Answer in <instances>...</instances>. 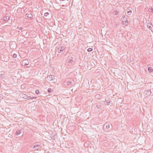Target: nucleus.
I'll return each instance as SVG.
<instances>
[{
	"label": "nucleus",
	"mask_w": 153,
	"mask_h": 153,
	"mask_svg": "<svg viewBox=\"0 0 153 153\" xmlns=\"http://www.w3.org/2000/svg\"><path fill=\"white\" fill-rule=\"evenodd\" d=\"M110 123H105L104 124V126H105L106 128L108 129L110 128Z\"/></svg>",
	"instance_id": "0eeeda50"
},
{
	"label": "nucleus",
	"mask_w": 153,
	"mask_h": 153,
	"mask_svg": "<svg viewBox=\"0 0 153 153\" xmlns=\"http://www.w3.org/2000/svg\"><path fill=\"white\" fill-rule=\"evenodd\" d=\"M21 133V131L19 130H18L16 132V134L17 135H19Z\"/></svg>",
	"instance_id": "9d476101"
},
{
	"label": "nucleus",
	"mask_w": 153,
	"mask_h": 153,
	"mask_svg": "<svg viewBox=\"0 0 153 153\" xmlns=\"http://www.w3.org/2000/svg\"><path fill=\"white\" fill-rule=\"evenodd\" d=\"M108 101H107L106 100H105V101L104 102V103L105 104L107 105H110V101L108 100Z\"/></svg>",
	"instance_id": "1a4fd4ad"
},
{
	"label": "nucleus",
	"mask_w": 153,
	"mask_h": 153,
	"mask_svg": "<svg viewBox=\"0 0 153 153\" xmlns=\"http://www.w3.org/2000/svg\"><path fill=\"white\" fill-rule=\"evenodd\" d=\"M36 93L38 95L39 94V90H36L35 91Z\"/></svg>",
	"instance_id": "aec40b11"
},
{
	"label": "nucleus",
	"mask_w": 153,
	"mask_h": 153,
	"mask_svg": "<svg viewBox=\"0 0 153 153\" xmlns=\"http://www.w3.org/2000/svg\"><path fill=\"white\" fill-rule=\"evenodd\" d=\"M123 24L125 25H127L128 24V21L127 20H125L124 22L123 21Z\"/></svg>",
	"instance_id": "4468645a"
},
{
	"label": "nucleus",
	"mask_w": 153,
	"mask_h": 153,
	"mask_svg": "<svg viewBox=\"0 0 153 153\" xmlns=\"http://www.w3.org/2000/svg\"><path fill=\"white\" fill-rule=\"evenodd\" d=\"M148 28L152 32H153V25L151 23H148L147 24Z\"/></svg>",
	"instance_id": "f03ea898"
},
{
	"label": "nucleus",
	"mask_w": 153,
	"mask_h": 153,
	"mask_svg": "<svg viewBox=\"0 0 153 153\" xmlns=\"http://www.w3.org/2000/svg\"><path fill=\"white\" fill-rule=\"evenodd\" d=\"M25 97H24V98H25L26 99H30L31 98V96H25Z\"/></svg>",
	"instance_id": "f3484780"
},
{
	"label": "nucleus",
	"mask_w": 153,
	"mask_h": 153,
	"mask_svg": "<svg viewBox=\"0 0 153 153\" xmlns=\"http://www.w3.org/2000/svg\"><path fill=\"white\" fill-rule=\"evenodd\" d=\"M37 98L36 97H31V99H36Z\"/></svg>",
	"instance_id": "cd10ccee"
},
{
	"label": "nucleus",
	"mask_w": 153,
	"mask_h": 153,
	"mask_svg": "<svg viewBox=\"0 0 153 153\" xmlns=\"http://www.w3.org/2000/svg\"><path fill=\"white\" fill-rule=\"evenodd\" d=\"M114 13L115 15H117L118 14V12L117 11L114 12Z\"/></svg>",
	"instance_id": "bb28decb"
},
{
	"label": "nucleus",
	"mask_w": 153,
	"mask_h": 153,
	"mask_svg": "<svg viewBox=\"0 0 153 153\" xmlns=\"http://www.w3.org/2000/svg\"><path fill=\"white\" fill-rule=\"evenodd\" d=\"M71 59L68 60V65L69 66H71L74 62V61H73V57H71Z\"/></svg>",
	"instance_id": "423d86ee"
},
{
	"label": "nucleus",
	"mask_w": 153,
	"mask_h": 153,
	"mask_svg": "<svg viewBox=\"0 0 153 153\" xmlns=\"http://www.w3.org/2000/svg\"><path fill=\"white\" fill-rule=\"evenodd\" d=\"M149 91L150 92L149 94H150L151 93V91H150L149 90V91H148V92H149Z\"/></svg>",
	"instance_id": "c756f323"
},
{
	"label": "nucleus",
	"mask_w": 153,
	"mask_h": 153,
	"mask_svg": "<svg viewBox=\"0 0 153 153\" xmlns=\"http://www.w3.org/2000/svg\"><path fill=\"white\" fill-rule=\"evenodd\" d=\"M65 49L64 46H61L59 47L57 49V51L58 53H60L63 51Z\"/></svg>",
	"instance_id": "7ed1b4c3"
},
{
	"label": "nucleus",
	"mask_w": 153,
	"mask_h": 153,
	"mask_svg": "<svg viewBox=\"0 0 153 153\" xmlns=\"http://www.w3.org/2000/svg\"><path fill=\"white\" fill-rule=\"evenodd\" d=\"M9 18L8 16L4 17V20L5 21H7L9 20Z\"/></svg>",
	"instance_id": "f8f14e48"
},
{
	"label": "nucleus",
	"mask_w": 153,
	"mask_h": 153,
	"mask_svg": "<svg viewBox=\"0 0 153 153\" xmlns=\"http://www.w3.org/2000/svg\"><path fill=\"white\" fill-rule=\"evenodd\" d=\"M55 76L53 75L48 76L47 77V79L49 81H52L54 79Z\"/></svg>",
	"instance_id": "20e7f679"
},
{
	"label": "nucleus",
	"mask_w": 153,
	"mask_h": 153,
	"mask_svg": "<svg viewBox=\"0 0 153 153\" xmlns=\"http://www.w3.org/2000/svg\"><path fill=\"white\" fill-rule=\"evenodd\" d=\"M3 98V96L2 95L0 94V100H1Z\"/></svg>",
	"instance_id": "a878e982"
},
{
	"label": "nucleus",
	"mask_w": 153,
	"mask_h": 153,
	"mask_svg": "<svg viewBox=\"0 0 153 153\" xmlns=\"http://www.w3.org/2000/svg\"><path fill=\"white\" fill-rule=\"evenodd\" d=\"M48 91L49 93H51L52 91V90L51 88H49L48 89Z\"/></svg>",
	"instance_id": "6ab92c4d"
},
{
	"label": "nucleus",
	"mask_w": 153,
	"mask_h": 153,
	"mask_svg": "<svg viewBox=\"0 0 153 153\" xmlns=\"http://www.w3.org/2000/svg\"><path fill=\"white\" fill-rule=\"evenodd\" d=\"M49 14V13L48 12L45 13L44 14V16H47Z\"/></svg>",
	"instance_id": "393cba45"
},
{
	"label": "nucleus",
	"mask_w": 153,
	"mask_h": 153,
	"mask_svg": "<svg viewBox=\"0 0 153 153\" xmlns=\"http://www.w3.org/2000/svg\"><path fill=\"white\" fill-rule=\"evenodd\" d=\"M31 147L33 149L35 148L36 150H38L41 147L40 145L36 144L34 146H32Z\"/></svg>",
	"instance_id": "39448f33"
},
{
	"label": "nucleus",
	"mask_w": 153,
	"mask_h": 153,
	"mask_svg": "<svg viewBox=\"0 0 153 153\" xmlns=\"http://www.w3.org/2000/svg\"><path fill=\"white\" fill-rule=\"evenodd\" d=\"M13 57L14 58H16L17 57V55L15 53H14L13 55Z\"/></svg>",
	"instance_id": "412c9836"
},
{
	"label": "nucleus",
	"mask_w": 153,
	"mask_h": 153,
	"mask_svg": "<svg viewBox=\"0 0 153 153\" xmlns=\"http://www.w3.org/2000/svg\"><path fill=\"white\" fill-rule=\"evenodd\" d=\"M124 16H125L124 15H123V16H122L123 18L124 17Z\"/></svg>",
	"instance_id": "7c9ffc66"
},
{
	"label": "nucleus",
	"mask_w": 153,
	"mask_h": 153,
	"mask_svg": "<svg viewBox=\"0 0 153 153\" xmlns=\"http://www.w3.org/2000/svg\"><path fill=\"white\" fill-rule=\"evenodd\" d=\"M28 18L31 19L33 17V15L31 14H29L27 16Z\"/></svg>",
	"instance_id": "2eb2a0df"
},
{
	"label": "nucleus",
	"mask_w": 153,
	"mask_h": 153,
	"mask_svg": "<svg viewBox=\"0 0 153 153\" xmlns=\"http://www.w3.org/2000/svg\"><path fill=\"white\" fill-rule=\"evenodd\" d=\"M122 19H123V21H124H124L125 20H127V19L125 17V16H124V17Z\"/></svg>",
	"instance_id": "b1692460"
},
{
	"label": "nucleus",
	"mask_w": 153,
	"mask_h": 153,
	"mask_svg": "<svg viewBox=\"0 0 153 153\" xmlns=\"http://www.w3.org/2000/svg\"><path fill=\"white\" fill-rule=\"evenodd\" d=\"M65 82L66 83V84L68 85H71L72 83V82L70 81H66Z\"/></svg>",
	"instance_id": "9b49d317"
},
{
	"label": "nucleus",
	"mask_w": 153,
	"mask_h": 153,
	"mask_svg": "<svg viewBox=\"0 0 153 153\" xmlns=\"http://www.w3.org/2000/svg\"><path fill=\"white\" fill-rule=\"evenodd\" d=\"M102 105V103H100L98 104L97 105L96 107L97 108L100 109V108L101 105Z\"/></svg>",
	"instance_id": "6e6552de"
},
{
	"label": "nucleus",
	"mask_w": 153,
	"mask_h": 153,
	"mask_svg": "<svg viewBox=\"0 0 153 153\" xmlns=\"http://www.w3.org/2000/svg\"><path fill=\"white\" fill-rule=\"evenodd\" d=\"M21 64L24 66L28 65L29 64V62L27 59H25L21 62Z\"/></svg>",
	"instance_id": "f257e3e1"
},
{
	"label": "nucleus",
	"mask_w": 153,
	"mask_h": 153,
	"mask_svg": "<svg viewBox=\"0 0 153 153\" xmlns=\"http://www.w3.org/2000/svg\"><path fill=\"white\" fill-rule=\"evenodd\" d=\"M149 10H150V11L153 13V8L151 7L150 8H149Z\"/></svg>",
	"instance_id": "4be33fe9"
},
{
	"label": "nucleus",
	"mask_w": 153,
	"mask_h": 153,
	"mask_svg": "<svg viewBox=\"0 0 153 153\" xmlns=\"http://www.w3.org/2000/svg\"><path fill=\"white\" fill-rule=\"evenodd\" d=\"M93 49L91 48H89L87 50V51L88 52H91L93 50Z\"/></svg>",
	"instance_id": "a211bd4d"
},
{
	"label": "nucleus",
	"mask_w": 153,
	"mask_h": 153,
	"mask_svg": "<svg viewBox=\"0 0 153 153\" xmlns=\"http://www.w3.org/2000/svg\"><path fill=\"white\" fill-rule=\"evenodd\" d=\"M148 71L150 72H152L153 71V69L151 67H149L148 68Z\"/></svg>",
	"instance_id": "dca6fc26"
},
{
	"label": "nucleus",
	"mask_w": 153,
	"mask_h": 153,
	"mask_svg": "<svg viewBox=\"0 0 153 153\" xmlns=\"http://www.w3.org/2000/svg\"><path fill=\"white\" fill-rule=\"evenodd\" d=\"M127 13L128 15H130L131 14L132 12L131 11V10H130V9H128Z\"/></svg>",
	"instance_id": "ddd939ff"
},
{
	"label": "nucleus",
	"mask_w": 153,
	"mask_h": 153,
	"mask_svg": "<svg viewBox=\"0 0 153 153\" xmlns=\"http://www.w3.org/2000/svg\"><path fill=\"white\" fill-rule=\"evenodd\" d=\"M57 56L59 57V56H61V55H60V54H58L57 55Z\"/></svg>",
	"instance_id": "c85d7f7f"
},
{
	"label": "nucleus",
	"mask_w": 153,
	"mask_h": 153,
	"mask_svg": "<svg viewBox=\"0 0 153 153\" xmlns=\"http://www.w3.org/2000/svg\"><path fill=\"white\" fill-rule=\"evenodd\" d=\"M18 29L19 30H20L21 31H22V27H19L18 26Z\"/></svg>",
	"instance_id": "5701e85b"
}]
</instances>
